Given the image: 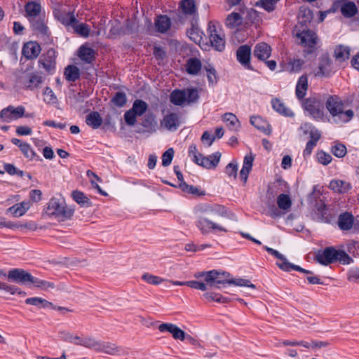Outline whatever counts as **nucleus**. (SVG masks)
<instances>
[{
  "label": "nucleus",
  "mask_w": 359,
  "mask_h": 359,
  "mask_svg": "<svg viewBox=\"0 0 359 359\" xmlns=\"http://www.w3.org/2000/svg\"><path fill=\"white\" fill-rule=\"evenodd\" d=\"M196 279L203 278L204 282L198 280L187 281V285L194 290L205 291L213 289H220L226 284L247 287L255 290L256 287L250 280L243 278H233L231 274L222 270H210L208 271L197 272L194 274Z\"/></svg>",
  "instance_id": "f257e3e1"
},
{
  "label": "nucleus",
  "mask_w": 359,
  "mask_h": 359,
  "mask_svg": "<svg viewBox=\"0 0 359 359\" xmlns=\"http://www.w3.org/2000/svg\"><path fill=\"white\" fill-rule=\"evenodd\" d=\"M196 226L202 234L228 231L223 224L214 220L217 217L226 216V210L224 206L217 204H201L196 207Z\"/></svg>",
  "instance_id": "f03ea898"
},
{
  "label": "nucleus",
  "mask_w": 359,
  "mask_h": 359,
  "mask_svg": "<svg viewBox=\"0 0 359 359\" xmlns=\"http://www.w3.org/2000/svg\"><path fill=\"white\" fill-rule=\"evenodd\" d=\"M6 276L10 280L22 284L30 283L35 289L40 290H63L60 285H56L54 282L34 277L28 271L22 269H11Z\"/></svg>",
  "instance_id": "7ed1b4c3"
},
{
  "label": "nucleus",
  "mask_w": 359,
  "mask_h": 359,
  "mask_svg": "<svg viewBox=\"0 0 359 359\" xmlns=\"http://www.w3.org/2000/svg\"><path fill=\"white\" fill-rule=\"evenodd\" d=\"M74 208L68 205L62 197H53L46 205L43 215L54 219L59 222L72 219L74 215Z\"/></svg>",
  "instance_id": "20e7f679"
},
{
  "label": "nucleus",
  "mask_w": 359,
  "mask_h": 359,
  "mask_svg": "<svg viewBox=\"0 0 359 359\" xmlns=\"http://www.w3.org/2000/svg\"><path fill=\"white\" fill-rule=\"evenodd\" d=\"M326 107L330 114L332 116L334 121L336 123L349 121L353 116V110H343V104L338 102L333 97H330L326 102Z\"/></svg>",
  "instance_id": "39448f33"
},
{
  "label": "nucleus",
  "mask_w": 359,
  "mask_h": 359,
  "mask_svg": "<svg viewBox=\"0 0 359 359\" xmlns=\"http://www.w3.org/2000/svg\"><path fill=\"white\" fill-rule=\"evenodd\" d=\"M42 82V76L36 73L22 72L17 76L18 86L26 90H34L39 88Z\"/></svg>",
  "instance_id": "423d86ee"
},
{
  "label": "nucleus",
  "mask_w": 359,
  "mask_h": 359,
  "mask_svg": "<svg viewBox=\"0 0 359 359\" xmlns=\"http://www.w3.org/2000/svg\"><path fill=\"white\" fill-rule=\"evenodd\" d=\"M302 107L316 120H322L324 116V107L321 102L314 97L306 98L302 101Z\"/></svg>",
  "instance_id": "0eeeda50"
},
{
  "label": "nucleus",
  "mask_w": 359,
  "mask_h": 359,
  "mask_svg": "<svg viewBox=\"0 0 359 359\" xmlns=\"http://www.w3.org/2000/svg\"><path fill=\"white\" fill-rule=\"evenodd\" d=\"M294 35L299 40V43L305 48H312L316 43L317 36L316 33L303 28V25L295 27Z\"/></svg>",
  "instance_id": "6e6552de"
},
{
  "label": "nucleus",
  "mask_w": 359,
  "mask_h": 359,
  "mask_svg": "<svg viewBox=\"0 0 359 359\" xmlns=\"http://www.w3.org/2000/svg\"><path fill=\"white\" fill-rule=\"evenodd\" d=\"M210 42L212 47L218 51H222L225 47V40L224 36L217 30L216 26L209 22L208 27Z\"/></svg>",
  "instance_id": "1a4fd4ad"
},
{
  "label": "nucleus",
  "mask_w": 359,
  "mask_h": 359,
  "mask_svg": "<svg viewBox=\"0 0 359 359\" xmlns=\"http://www.w3.org/2000/svg\"><path fill=\"white\" fill-rule=\"evenodd\" d=\"M281 344L283 346H303L306 348H312L313 350L320 349L324 347H326L329 345L327 341H311V342L300 340H284L282 341Z\"/></svg>",
  "instance_id": "9d476101"
},
{
  "label": "nucleus",
  "mask_w": 359,
  "mask_h": 359,
  "mask_svg": "<svg viewBox=\"0 0 359 359\" xmlns=\"http://www.w3.org/2000/svg\"><path fill=\"white\" fill-rule=\"evenodd\" d=\"M158 330L161 332H169L175 340L184 341L186 338V333L172 323H161L158 326Z\"/></svg>",
  "instance_id": "9b49d317"
},
{
  "label": "nucleus",
  "mask_w": 359,
  "mask_h": 359,
  "mask_svg": "<svg viewBox=\"0 0 359 359\" xmlns=\"http://www.w3.org/2000/svg\"><path fill=\"white\" fill-rule=\"evenodd\" d=\"M337 254L338 250L332 247H328L316 255V259L323 265H328L337 261Z\"/></svg>",
  "instance_id": "f8f14e48"
},
{
  "label": "nucleus",
  "mask_w": 359,
  "mask_h": 359,
  "mask_svg": "<svg viewBox=\"0 0 359 359\" xmlns=\"http://www.w3.org/2000/svg\"><path fill=\"white\" fill-rule=\"evenodd\" d=\"M180 124V116L177 113H170L165 115L161 121V126L169 131L176 130Z\"/></svg>",
  "instance_id": "ddd939ff"
},
{
  "label": "nucleus",
  "mask_w": 359,
  "mask_h": 359,
  "mask_svg": "<svg viewBox=\"0 0 359 359\" xmlns=\"http://www.w3.org/2000/svg\"><path fill=\"white\" fill-rule=\"evenodd\" d=\"M25 111V107L22 106H19L18 107L9 106L8 107L1 110V118L6 121L15 120L22 117L24 116Z\"/></svg>",
  "instance_id": "4468645a"
},
{
  "label": "nucleus",
  "mask_w": 359,
  "mask_h": 359,
  "mask_svg": "<svg viewBox=\"0 0 359 359\" xmlns=\"http://www.w3.org/2000/svg\"><path fill=\"white\" fill-rule=\"evenodd\" d=\"M40 53L41 47L34 41L26 43L22 48V55L29 60L36 58Z\"/></svg>",
  "instance_id": "2eb2a0df"
},
{
  "label": "nucleus",
  "mask_w": 359,
  "mask_h": 359,
  "mask_svg": "<svg viewBox=\"0 0 359 359\" xmlns=\"http://www.w3.org/2000/svg\"><path fill=\"white\" fill-rule=\"evenodd\" d=\"M121 350V348L114 343L102 341H100L97 348V351L110 355H119Z\"/></svg>",
  "instance_id": "dca6fc26"
},
{
  "label": "nucleus",
  "mask_w": 359,
  "mask_h": 359,
  "mask_svg": "<svg viewBox=\"0 0 359 359\" xmlns=\"http://www.w3.org/2000/svg\"><path fill=\"white\" fill-rule=\"evenodd\" d=\"M254 159L255 155L252 153H250L244 157L243 167L240 171V177L244 183L247 182L248 175L252 168Z\"/></svg>",
  "instance_id": "f3484780"
},
{
  "label": "nucleus",
  "mask_w": 359,
  "mask_h": 359,
  "mask_svg": "<svg viewBox=\"0 0 359 359\" xmlns=\"http://www.w3.org/2000/svg\"><path fill=\"white\" fill-rule=\"evenodd\" d=\"M271 54V48L266 43H257L254 49V55L260 60H267Z\"/></svg>",
  "instance_id": "a211bd4d"
},
{
  "label": "nucleus",
  "mask_w": 359,
  "mask_h": 359,
  "mask_svg": "<svg viewBox=\"0 0 359 359\" xmlns=\"http://www.w3.org/2000/svg\"><path fill=\"white\" fill-rule=\"evenodd\" d=\"M31 206L32 203L29 201H24L9 208L7 212L15 217H19L23 216Z\"/></svg>",
  "instance_id": "6ab92c4d"
},
{
  "label": "nucleus",
  "mask_w": 359,
  "mask_h": 359,
  "mask_svg": "<svg viewBox=\"0 0 359 359\" xmlns=\"http://www.w3.org/2000/svg\"><path fill=\"white\" fill-rule=\"evenodd\" d=\"M203 301L209 303L226 304L233 299L223 296L221 293H203L201 297Z\"/></svg>",
  "instance_id": "aec40b11"
},
{
  "label": "nucleus",
  "mask_w": 359,
  "mask_h": 359,
  "mask_svg": "<svg viewBox=\"0 0 359 359\" xmlns=\"http://www.w3.org/2000/svg\"><path fill=\"white\" fill-rule=\"evenodd\" d=\"M55 51L49 50L46 55L43 56L39 62V64L48 72H50L55 69Z\"/></svg>",
  "instance_id": "412c9836"
},
{
  "label": "nucleus",
  "mask_w": 359,
  "mask_h": 359,
  "mask_svg": "<svg viewBox=\"0 0 359 359\" xmlns=\"http://www.w3.org/2000/svg\"><path fill=\"white\" fill-rule=\"evenodd\" d=\"M25 10L26 17L29 21H32L39 16L41 11V6L40 4L37 2L30 1L25 5Z\"/></svg>",
  "instance_id": "4be33fe9"
},
{
  "label": "nucleus",
  "mask_w": 359,
  "mask_h": 359,
  "mask_svg": "<svg viewBox=\"0 0 359 359\" xmlns=\"http://www.w3.org/2000/svg\"><path fill=\"white\" fill-rule=\"evenodd\" d=\"M250 123L256 128L266 135H269L271 132V128L269 123L260 116H252L250 118Z\"/></svg>",
  "instance_id": "5701e85b"
},
{
  "label": "nucleus",
  "mask_w": 359,
  "mask_h": 359,
  "mask_svg": "<svg viewBox=\"0 0 359 359\" xmlns=\"http://www.w3.org/2000/svg\"><path fill=\"white\" fill-rule=\"evenodd\" d=\"M250 55L251 48L248 45H243L237 50V59L242 65H246L249 64Z\"/></svg>",
  "instance_id": "b1692460"
},
{
  "label": "nucleus",
  "mask_w": 359,
  "mask_h": 359,
  "mask_svg": "<svg viewBox=\"0 0 359 359\" xmlns=\"http://www.w3.org/2000/svg\"><path fill=\"white\" fill-rule=\"evenodd\" d=\"M221 155L220 152H215L212 154L211 158H216L215 163H212L209 162L207 157H204L201 154H198V156H200L199 161L196 162V163L208 169L215 168L219 162Z\"/></svg>",
  "instance_id": "393cba45"
},
{
  "label": "nucleus",
  "mask_w": 359,
  "mask_h": 359,
  "mask_svg": "<svg viewBox=\"0 0 359 359\" xmlns=\"http://www.w3.org/2000/svg\"><path fill=\"white\" fill-rule=\"evenodd\" d=\"M54 15L60 22L65 25H70L74 22H77L75 16L70 12L67 13L55 10L54 11Z\"/></svg>",
  "instance_id": "a878e982"
},
{
  "label": "nucleus",
  "mask_w": 359,
  "mask_h": 359,
  "mask_svg": "<svg viewBox=\"0 0 359 359\" xmlns=\"http://www.w3.org/2000/svg\"><path fill=\"white\" fill-rule=\"evenodd\" d=\"M329 187L334 192L344 194L351 189V186L348 182L336 180L330 182Z\"/></svg>",
  "instance_id": "bb28decb"
},
{
  "label": "nucleus",
  "mask_w": 359,
  "mask_h": 359,
  "mask_svg": "<svg viewBox=\"0 0 359 359\" xmlns=\"http://www.w3.org/2000/svg\"><path fill=\"white\" fill-rule=\"evenodd\" d=\"M354 218L352 215L345 212L339 215L338 226L341 230H349L353 224Z\"/></svg>",
  "instance_id": "cd10ccee"
},
{
  "label": "nucleus",
  "mask_w": 359,
  "mask_h": 359,
  "mask_svg": "<svg viewBox=\"0 0 359 359\" xmlns=\"http://www.w3.org/2000/svg\"><path fill=\"white\" fill-rule=\"evenodd\" d=\"M180 8L185 15H195L197 12V8L195 0H182L180 4Z\"/></svg>",
  "instance_id": "c85d7f7f"
},
{
  "label": "nucleus",
  "mask_w": 359,
  "mask_h": 359,
  "mask_svg": "<svg viewBox=\"0 0 359 359\" xmlns=\"http://www.w3.org/2000/svg\"><path fill=\"white\" fill-rule=\"evenodd\" d=\"M271 104L273 109L276 110L279 114L289 117H292L294 116V113L292 111V110L286 107L285 106V104L279 99H273L271 101Z\"/></svg>",
  "instance_id": "c756f323"
},
{
  "label": "nucleus",
  "mask_w": 359,
  "mask_h": 359,
  "mask_svg": "<svg viewBox=\"0 0 359 359\" xmlns=\"http://www.w3.org/2000/svg\"><path fill=\"white\" fill-rule=\"evenodd\" d=\"M202 64L200 60L196 57L189 58L187 61L186 69L189 74L196 75L201 71Z\"/></svg>",
  "instance_id": "7c9ffc66"
},
{
  "label": "nucleus",
  "mask_w": 359,
  "mask_h": 359,
  "mask_svg": "<svg viewBox=\"0 0 359 359\" xmlns=\"http://www.w3.org/2000/svg\"><path fill=\"white\" fill-rule=\"evenodd\" d=\"M308 89V79L306 76H302L297 83L296 95L298 99H303Z\"/></svg>",
  "instance_id": "2f4dec72"
},
{
  "label": "nucleus",
  "mask_w": 359,
  "mask_h": 359,
  "mask_svg": "<svg viewBox=\"0 0 359 359\" xmlns=\"http://www.w3.org/2000/svg\"><path fill=\"white\" fill-rule=\"evenodd\" d=\"M86 123L93 129H97L102 125V119L98 112L93 111L86 116Z\"/></svg>",
  "instance_id": "473e14b6"
},
{
  "label": "nucleus",
  "mask_w": 359,
  "mask_h": 359,
  "mask_svg": "<svg viewBox=\"0 0 359 359\" xmlns=\"http://www.w3.org/2000/svg\"><path fill=\"white\" fill-rule=\"evenodd\" d=\"M171 22L169 18L165 15H161L155 20V26L158 32H166L170 27Z\"/></svg>",
  "instance_id": "72a5a7b5"
},
{
  "label": "nucleus",
  "mask_w": 359,
  "mask_h": 359,
  "mask_svg": "<svg viewBox=\"0 0 359 359\" xmlns=\"http://www.w3.org/2000/svg\"><path fill=\"white\" fill-rule=\"evenodd\" d=\"M184 90H175L170 94V102L175 105L181 106L187 103Z\"/></svg>",
  "instance_id": "f704fd0d"
},
{
  "label": "nucleus",
  "mask_w": 359,
  "mask_h": 359,
  "mask_svg": "<svg viewBox=\"0 0 359 359\" xmlns=\"http://www.w3.org/2000/svg\"><path fill=\"white\" fill-rule=\"evenodd\" d=\"M334 57L339 62H343L349 58L350 48L342 45L337 46L334 49Z\"/></svg>",
  "instance_id": "c9c22d12"
},
{
  "label": "nucleus",
  "mask_w": 359,
  "mask_h": 359,
  "mask_svg": "<svg viewBox=\"0 0 359 359\" xmlns=\"http://www.w3.org/2000/svg\"><path fill=\"white\" fill-rule=\"evenodd\" d=\"M61 339L68 343L81 346L82 337L68 331H63L60 333Z\"/></svg>",
  "instance_id": "e433bc0d"
},
{
  "label": "nucleus",
  "mask_w": 359,
  "mask_h": 359,
  "mask_svg": "<svg viewBox=\"0 0 359 359\" xmlns=\"http://www.w3.org/2000/svg\"><path fill=\"white\" fill-rule=\"evenodd\" d=\"M358 12V8L355 3L351 1L345 2L341 7V14L346 18L354 16Z\"/></svg>",
  "instance_id": "4c0bfd02"
},
{
  "label": "nucleus",
  "mask_w": 359,
  "mask_h": 359,
  "mask_svg": "<svg viewBox=\"0 0 359 359\" xmlns=\"http://www.w3.org/2000/svg\"><path fill=\"white\" fill-rule=\"evenodd\" d=\"M187 34L189 39L196 44L201 45V43L203 42V34L197 26L192 25L191 27L187 31Z\"/></svg>",
  "instance_id": "58836bf2"
},
{
  "label": "nucleus",
  "mask_w": 359,
  "mask_h": 359,
  "mask_svg": "<svg viewBox=\"0 0 359 359\" xmlns=\"http://www.w3.org/2000/svg\"><path fill=\"white\" fill-rule=\"evenodd\" d=\"M94 50L88 47L85 46H82L79 48V57L86 62L87 63H90L94 58Z\"/></svg>",
  "instance_id": "ea45409f"
},
{
  "label": "nucleus",
  "mask_w": 359,
  "mask_h": 359,
  "mask_svg": "<svg viewBox=\"0 0 359 359\" xmlns=\"http://www.w3.org/2000/svg\"><path fill=\"white\" fill-rule=\"evenodd\" d=\"M72 197L78 204L83 207L91 205L90 199L81 191L77 190L72 191Z\"/></svg>",
  "instance_id": "a19ab883"
},
{
  "label": "nucleus",
  "mask_w": 359,
  "mask_h": 359,
  "mask_svg": "<svg viewBox=\"0 0 359 359\" xmlns=\"http://www.w3.org/2000/svg\"><path fill=\"white\" fill-rule=\"evenodd\" d=\"M223 120L224 121L227 123V126L231 130H236L241 126L238 119L237 118L236 115H234L232 113L224 114V115L223 116Z\"/></svg>",
  "instance_id": "79ce46f5"
},
{
  "label": "nucleus",
  "mask_w": 359,
  "mask_h": 359,
  "mask_svg": "<svg viewBox=\"0 0 359 359\" xmlns=\"http://www.w3.org/2000/svg\"><path fill=\"white\" fill-rule=\"evenodd\" d=\"M65 76L69 81H75L79 78L80 70L74 65H69L65 68Z\"/></svg>",
  "instance_id": "37998d69"
},
{
  "label": "nucleus",
  "mask_w": 359,
  "mask_h": 359,
  "mask_svg": "<svg viewBox=\"0 0 359 359\" xmlns=\"http://www.w3.org/2000/svg\"><path fill=\"white\" fill-rule=\"evenodd\" d=\"M148 104L146 102L142 100H136L134 101L133 107L130 109L138 116H140L146 112Z\"/></svg>",
  "instance_id": "c03bdc74"
},
{
  "label": "nucleus",
  "mask_w": 359,
  "mask_h": 359,
  "mask_svg": "<svg viewBox=\"0 0 359 359\" xmlns=\"http://www.w3.org/2000/svg\"><path fill=\"white\" fill-rule=\"evenodd\" d=\"M242 22V18L239 13H232L226 19V25L229 28H235Z\"/></svg>",
  "instance_id": "a18cd8bd"
},
{
  "label": "nucleus",
  "mask_w": 359,
  "mask_h": 359,
  "mask_svg": "<svg viewBox=\"0 0 359 359\" xmlns=\"http://www.w3.org/2000/svg\"><path fill=\"white\" fill-rule=\"evenodd\" d=\"M30 22H32L33 29L36 32L41 34H46L48 33V28L44 21V19L40 18L37 20L34 19Z\"/></svg>",
  "instance_id": "49530a36"
},
{
  "label": "nucleus",
  "mask_w": 359,
  "mask_h": 359,
  "mask_svg": "<svg viewBox=\"0 0 359 359\" xmlns=\"http://www.w3.org/2000/svg\"><path fill=\"white\" fill-rule=\"evenodd\" d=\"M277 204L279 208L287 211L291 208L292 201L288 195L282 194L277 198Z\"/></svg>",
  "instance_id": "de8ad7c7"
},
{
  "label": "nucleus",
  "mask_w": 359,
  "mask_h": 359,
  "mask_svg": "<svg viewBox=\"0 0 359 359\" xmlns=\"http://www.w3.org/2000/svg\"><path fill=\"white\" fill-rule=\"evenodd\" d=\"M25 302L28 304L36 306L40 309L46 308L50 306H52V303L48 302L47 300L41 297L28 298L25 300Z\"/></svg>",
  "instance_id": "09e8293b"
},
{
  "label": "nucleus",
  "mask_w": 359,
  "mask_h": 359,
  "mask_svg": "<svg viewBox=\"0 0 359 359\" xmlns=\"http://www.w3.org/2000/svg\"><path fill=\"white\" fill-rule=\"evenodd\" d=\"M100 340L90 336L82 337L81 346L97 351Z\"/></svg>",
  "instance_id": "8fccbe9b"
},
{
  "label": "nucleus",
  "mask_w": 359,
  "mask_h": 359,
  "mask_svg": "<svg viewBox=\"0 0 359 359\" xmlns=\"http://www.w3.org/2000/svg\"><path fill=\"white\" fill-rule=\"evenodd\" d=\"M280 0H260L255 4L256 6L262 7L268 12L275 10L276 4Z\"/></svg>",
  "instance_id": "3c124183"
},
{
  "label": "nucleus",
  "mask_w": 359,
  "mask_h": 359,
  "mask_svg": "<svg viewBox=\"0 0 359 359\" xmlns=\"http://www.w3.org/2000/svg\"><path fill=\"white\" fill-rule=\"evenodd\" d=\"M142 279L149 284L151 285H160L165 281H168L159 276L152 275L149 273H146L142 275Z\"/></svg>",
  "instance_id": "603ef678"
},
{
  "label": "nucleus",
  "mask_w": 359,
  "mask_h": 359,
  "mask_svg": "<svg viewBox=\"0 0 359 359\" xmlns=\"http://www.w3.org/2000/svg\"><path fill=\"white\" fill-rule=\"evenodd\" d=\"M74 32L81 36L87 37L90 33V29L88 26L85 23L76 24L74 22L72 24Z\"/></svg>",
  "instance_id": "864d4df0"
},
{
  "label": "nucleus",
  "mask_w": 359,
  "mask_h": 359,
  "mask_svg": "<svg viewBox=\"0 0 359 359\" xmlns=\"http://www.w3.org/2000/svg\"><path fill=\"white\" fill-rule=\"evenodd\" d=\"M87 176L88 177H90V182L93 185V187L96 189L101 194L104 195V196H106L107 195V193L103 191L100 187L98 185L97 183H96L95 182V180H97L98 182H100L101 181V179L95 174L93 172H92L91 170H88L87 172Z\"/></svg>",
  "instance_id": "5fc2aeb1"
},
{
  "label": "nucleus",
  "mask_w": 359,
  "mask_h": 359,
  "mask_svg": "<svg viewBox=\"0 0 359 359\" xmlns=\"http://www.w3.org/2000/svg\"><path fill=\"white\" fill-rule=\"evenodd\" d=\"M180 187L184 192L191 194L196 196L204 195L203 192H201L197 187L187 184L186 182H181Z\"/></svg>",
  "instance_id": "6e6d98bb"
},
{
  "label": "nucleus",
  "mask_w": 359,
  "mask_h": 359,
  "mask_svg": "<svg viewBox=\"0 0 359 359\" xmlns=\"http://www.w3.org/2000/svg\"><path fill=\"white\" fill-rule=\"evenodd\" d=\"M225 172L226 175L230 177H233V179H236L238 175V163L236 161H233L229 163L225 168Z\"/></svg>",
  "instance_id": "4d7b16f0"
},
{
  "label": "nucleus",
  "mask_w": 359,
  "mask_h": 359,
  "mask_svg": "<svg viewBox=\"0 0 359 359\" xmlns=\"http://www.w3.org/2000/svg\"><path fill=\"white\" fill-rule=\"evenodd\" d=\"M142 126L149 129L150 132L156 131V122L154 116H147L142 122Z\"/></svg>",
  "instance_id": "13d9d810"
},
{
  "label": "nucleus",
  "mask_w": 359,
  "mask_h": 359,
  "mask_svg": "<svg viewBox=\"0 0 359 359\" xmlns=\"http://www.w3.org/2000/svg\"><path fill=\"white\" fill-rule=\"evenodd\" d=\"M332 153L338 158L344 157L346 154V147L341 143H337L332 148Z\"/></svg>",
  "instance_id": "bf43d9fd"
},
{
  "label": "nucleus",
  "mask_w": 359,
  "mask_h": 359,
  "mask_svg": "<svg viewBox=\"0 0 359 359\" xmlns=\"http://www.w3.org/2000/svg\"><path fill=\"white\" fill-rule=\"evenodd\" d=\"M44 100L48 104H55L57 102V99L53 90L49 88L46 87L43 92Z\"/></svg>",
  "instance_id": "052dcab7"
},
{
  "label": "nucleus",
  "mask_w": 359,
  "mask_h": 359,
  "mask_svg": "<svg viewBox=\"0 0 359 359\" xmlns=\"http://www.w3.org/2000/svg\"><path fill=\"white\" fill-rule=\"evenodd\" d=\"M174 150L170 148L166 150L162 155V165L164 167L168 166L173 158Z\"/></svg>",
  "instance_id": "680f3d73"
},
{
  "label": "nucleus",
  "mask_w": 359,
  "mask_h": 359,
  "mask_svg": "<svg viewBox=\"0 0 359 359\" xmlns=\"http://www.w3.org/2000/svg\"><path fill=\"white\" fill-rule=\"evenodd\" d=\"M127 98L126 95L123 92H118L112 99L114 104L118 107H123L126 103Z\"/></svg>",
  "instance_id": "e2e57ef3"
},
{
  "label": "nucleus",
  "mask_w": 359,
  "mask_h": 359,
  "mask_svg": "<svg viewBox=\"0 0 359 359\" xmlns=\"http://www.w3.org/2000/svg\"><path fill=\"white\" fill-rule=\"evenodd\" d=\"M330 61L328 59L322 60L320 66L319 71L317 72L318 76H328L330 74V70L327 69V66H330Z\"/></svg>",
  "instance_id": "0e129e2a"
},
{
  "label": "nucleus",
  "mask_w": 359,
  "mask_h": 359,
  "mask_svg": "<svg viewBox=\"0 0 359 359\" xmlns=\"http://www.w3.org/2000/svg\"><path fill=\"white\" fill-rule=\"evenodd\" d=\"M137 115L136 114H135L131 109H129L126 111L124 114L125 122L127 123V125L133 126L137 121Z\"/></svg>",
  "instance_id": "69168bd1"
},
{
  "label": "nucleus",
  "mask_w": 359,
  "mask_h": 359,
  "mask_svg": "<svg viewBox=\"0 0 359 359\" xmlns=\"http://www.w3.org/2000/svg\"><path fill=\"white\" fill-rule=\"evenodd\" d=\"M187 103L194 102L198 98V91L196 89L189 88L184 90Z\"/></svg>",
  "instance_id": "338daca9"
},
{
  "label": "nucleus",
  "mask_w": 359,
  "mask_h": 359,
  "mask_svg": "<svg viewBox=\"0 0 359 359\" xmlns=\"http://www.w3.org/2000/svg\"><path fill=\"white\" fill-rule=\"evenodd\" d=\"M317 158H318V162L325 165L329 164L332 161V159L330 154L325 153L323 151H319L317 154Z\"/></svg>",
  "instance_id": "774afa93"
}]
</instances>
